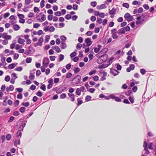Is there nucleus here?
<instances>
[{
  "instance_id": "nucleus-42",
  "label": "nucleus",
  "mask_w": 156,
  "mask_h": 156,
  "mask_svg": "<svg viewBox=\"0 0 156 156\" xmlns=\"http://www.w3.org/2000/svg\"><path fill=\"white\" fill-rule=\"evenodd\" d=\"M82 46V44H81L80 43H78V44H77L76 45V48L78 50H80L81 49Z\"/></svg>"
},
{
  "instance_id": "nucleus-59",
  "label": "nucleus",
  "mask_w": 156,
  "mask_h": 156,
  "mask_svg": "<svg viewBox=\"0 0 156 156\" xmlns=\"http://www.w3.org/2000/svg\"><path fill=\"white\" fill-rule=\"evenodd\" d=\"M78 41L79 42L81 43L83 42V39L82 37H78Z\"/></svg>"
},
{
  "instance_id": "nucleus-58",
  "label": "nucleus",
  "mask_w": 156,
  "mask_h": 156,
  "mask_svg": "<svg viewBox=\"0 0 156 156\" xmlns=\"http://www.w3.org/2000/svg\"><path fill=\"white\" fill-rule=\"evenodd\" d=\"M40 26V25L38 23H35L34 24L33 27L34 28H37Z\"/></svg>"
},
{
  "instance_id": "nucleus-16",
  "label": "nucleus",
  "mask_w": 156,
  "mask_h": 156,
  "mask_svg": "<svg viewBox=\"0 0 156 156\" xmlns=\"http://www.w3.org/2000/svg\"><path fill=\"white\" fill-rule=\"evenodd\" d=\"M114 60V57H111L109 58L107 62L108 63V66L112 64V63L113 62Z\"/></svg>"
},
{
  "instance_id": "nucleus-23",
  "label": "nucleus",
  "mask_w": 156,
  "mask_h": 156,
  "mask_svg": "<svg viewBox=\"0 0 156 156\" xmlns=\"http://www.w3.org/2000/svg\"><path fill=\"white\" fill-rule=\"evenodd\" d=\"M66 47V45L65 43V42H61V47L62 48L64 49Z\"/></svg>"
},
{
  "instance_id": "nucleus-54",
  "label": "nucleus",
  "mask_w": 156,
  "mask_h": 156,
  "mask_svg": "<svg viewBox=\"0 0 156 156\" xmlns=\"http://www.w3.org/2000/svg\"><path fill=\"white\" fill-rule=\"evenodd\" d=\"M36 95L37 96H38L39 97H41L42 95V93H41V92L40 90L38 91Z\"/></svg>"
},
{
  "instance_id": "nucleus-47",
  "label": "nucleus",
  "mask_w": 156,
  "mask_h": 156,
  "mask_svg": "<svg viewBox=\"0 0 156 156\" xmlns=\"http://www.w3.org/2000/svg\"><path fill=\"white\" fill-rule=\"evenodd\" d=\"M91 97L90 96L87 95L85 98V100L87 101H90L91 99Z\"/></svg>"
},
{
  "instance_id": "nucleus-9",
  "label": "nucleus",
  "mask_w": 156,
  "mask_h": 156,
  "mask_svg": "<svg viewBox=\"0 0 156 156\" xmlns=\"http://www.w3.org/2000/svg\"><path fill=\"white\" fill-rule=\"evenodd\" d=\"M110 72L114 76L117 75L119 73L116 70L112 68L110 69Z\"/></svg>"
},
{
  "instance_id": "nucleus-27",
  "label": "nucleus",
  "mask_w": 156,
  "mask_h": 156,
  "mask_svg": "<svg viewBox=\"0 0 156 156\" xmlns=\"http://www.w3.org/2000/svg\"><path fill=\"white\" fill-rule=\"evenodd\" d=\"M20 28V27L17 24L14 25V29L16 31H17L19 30Z\"/></svg>"
},
{
  "instance_id": "nucleus-34",
  "label": "nucleus",
  "mask_w": 156,
  "mask_h": 156,
  "mask_svg": "<svg viewBox=\"0 0 156 156\" xmlns=\"http://www.w3.org/2000/svg\"><path fill=\"white\" fill-rule=\"evenodd\" d=\"M55 30V28L54 27L51 26L50 27L49 30V31L51 32L54 31Z\"/></svg>"
},
{
  "instance_id": "nucleus-18",
  "label": "nucleus",
  "mask_w": 156,
  "mask_h": 156,
  "mask_svg": "<svg viewBox=\"0 0 156 156\" xmlns=\"http://www.w3.org/2000/svg\"><path fill=\"white\" fill-rule=\"evenodd\" d=\"M108 64H103L101 65H100L98 67L99 69H102V68H105L108 66Z\"/></svg>"
},
{
  "instance_id": "nucleus-11",
  "label": "nucleus",
  "mask_w": 156,
  "mask_h": 156,
  "mask_svg": "<svg viewBox=\"0 0 156 156\" xmlns=\"http://www.w3.org/2000/svg\"><path fill=\"white\" fill-rule=\"evenodd\" d=\"M107 6L105 4H102L100 5H98L97 8L98 9H105Z\"/></svg>"
},
{
  "instance_id": "nucleus-17",
  "label": "nucleus",
  "mask_w": 156,
  "mask_h": 156,
  "mask_svg": "<svg viewBox=\"0 0 156 156\" xmlns=\"http://www.w3.org/2000/svg\"><path fill=\"white\" fill-rule=\"evenodd\" d=\"M17 64V63L16 64L15 63H12L10 64H9L8 66V68L9 69H12L14 68L16 66V65Z\"/></svg>"
},
{
  "instance_id": "nucleus-32",
  "label": "nucleus",
  "mask_w": 156,
  "mask_h": 156,
  "mask_svg": "<svg viewBox=\"0 0 156 156\" xmlns=\"http://www.w3.org/2000/svg\"><path fill=\"white\" fill-rule=\"evenodd\" d=\"M78 101L77 105H80L83 103V101H82L80 98H78L77 99Z\"/></svg>"
},
{
  "instance_id": "nucleus-19",
  "label": "nucleus",
  "mask_w": 156,
  "mask_h": 156,
  "mask_svg": "<svg viewBox=\"0 0 156 156\" xmlns=\"http://www.w3.org/2000/svg\"><path fill=\"white\" fill-rule=\"evenodd\" d=\"M116 11V9L115 8H113L111 10H109V14L110 15H114Z\"/></svg>"
},
{
  "instance_id": "nucleus-37",
  "label": "nucleus",
  "mask_w": 156,
  "mask_h": 156,
  "mask_svg": "<svg viewBox=\"0 0 156 156\" xmlns=\"http://www.w3.org/2000/svg\"><path fill=\"white\" fill-rule=\"evenodd\" d=\"M6 140L9 141L10 140L11 137V135L10 134H8L6 136Z\"/></svg>"
},
{
  "instance_id": "nucleus-63",
  "label": "nucleus",
  "mask_w": 156,
  "mask_h": 156,
  "mask_svg": "<svg viewBox=\"0 0 156 156\" xmlns=\"http://www.w3.org/2000/svg\"><path fill=\"white\" fill-rule=\"evenodd\" d=\"M71 17V15L70 14H67L65 16V18L67 20L70 19Z\"/></svg>"
},
{
  "instance_id": "nucleus-2",
  "label": "nucleus",
  "mask_w": 156,
  "mask_h": 156,
  "mask_svg": "<svg viewBox=\"0 0 156 156\" xmlns=\"http://www.w3.org/2000/svg\"><path fill=\"white\" fill-rule=\"evenodd\" d=\"M36 18L37 20H39L40 22H43L45 20L46 16L45 15L40 13L37 16Z\"/></svg>"
},
{
  "instance_id": "nucleus-26",
  "label": "nucleus",
  "mask_w": 156,
  "mask_h": 156,
  "mask_svg": "<svg viewBox=\"0 0 156 156\" xmlns=\"http://www.w3.org/2000/svg\"><path fill=\"white\" fill-rule=\"evenodd\" d=\"M20 140L19 139L18 140H15L14 142V145L15 146H17L18 145L20 144Z\"/></svg>"
},
{
  "instance_id": "nucleus-64",
  "label": "nucleus",
  "mask_w": 156,
  "mask_h": 156,
  "mask_svg": "<svg viewBox=\"0 0 156 156\" xmlns=\"http://www.w3.org/2000/svg\"><path fill=\"white\" fill-rule=\"evenodd\" d=\"M99 16L101 18H104L105 17V14L103 12L100 13Z\"/></svg>"
},
{
  "instance_id": "nucleus-43",
  "label": "nucleus",
  "mask_w": 156,
  "mask_h": 156,
  "mask_svg": "<svg viewBox=\"0 0 156 156\" xmlns=\"http://www.w3.org/2000/svg\"><path fill=\"white\" fill-rule=\"evenodd\" d=\"M88 91L91 93H93L95 90V89L94 88H90L88 89Z\"/></svg>"
},
{
  "instance_id": "nucleus-21",
  "label": "nucleus",
  "mask_w": 156,
  "mask_h": 156,
  "mask_svg": "<svg viewBox=\"0 0 156 156\" xmlns=\"http://www.w3.org/2000/svg\"><path fill=\"white\" fill-rule=\"evenodd\" d=\"M68 94L69 96L72 99L71 101L73 102L75 100L74 94H73L70 93H69Z\"/></svg>"
},
{
  "instance_id": "nucleus-49",
  "label": "nucleus",
  "mask_w": 156,
  "mask_h": 156,
  "mask_svg": "<svg viewBox=\"0 0 156 156\" xmlns=\"http://www.w3.org/2000/svg\"><path fill=\"white\" fill-rule=\"evenodd\" d=\"M76 53L75 51H74L70 54V56L71 57H73L76 55Z\"/></svg>"
},
{
  "instance_id": "nucleus-13",
  "label": "nucleus",
  "mask_w": 156,
  "mask_h": 156,
  "mask_svg": "<svg viewBox=\"0 0 156 156\" xmlns=\"http://www.w3.org/2000/svg\"><path fill=\"white\" fill-rule=\"evenodd\" d=\"M105 49H102L98 53V56L99 55V56L101 58H102L103 56H107V55H104L105 53L103 52V51Z\"/></svg>"
},
{
  "instance_id": "nucleus-35",
  "label": "nucleus",
  "mask_w": 156,
  "mask_h": 156,
  "mask_svg": "<svg viewBox=\"0 0 156 156\" xmlns=\"http://www.w3.org/2000/svg\"><path fill=\"white\" fill-rule=\"evenodd\" d=\"M80 71V69L78 67H76L75 68L74 71L75 73H76L79 72Z\"/></svg>"
},
{
  "instance_id": "nucleus-62",
  "label": "nucleus",
  "mask_w": 156,
  "mask_h": 156,
  "mask_svg": "<svg viewBox=\"0 0 156 156\" xmlns=\"http://www.w3.org/2000/svg\"><path fill=\"white\" fill-rule=\"evenodd\" d=\"M41 89L45 91L46 90V86L44 84L42 85L40 87Z\"/></svg>"
},
{
  "instance_id": "nucleus-4",
  "label": "nucleus",
  "mask_w": 156,
  "mask_h": 156,
  "mask_svg": "<svg viewBox=\"0 0 156 156\" xmlns=\"http://www.w3.org/2000/svg\"><path fill=\"white\" fill-rule=\"evenodd\" d=\"M111 34H112V37L114 39L118 38V36L117 34V30L116 29H113L111 31Z\"/></svg>"
},
{
  "instance_id": "nucleus-25",
  "label": "nucleus",
  "mask_w": 156,
  "mask_h": 156,
  "mask_svg": "<svg viewBox=\"0 0 156 156\" xmlns=\"http://www.w3.org/2000/svg\"><path fill=\"white\" fill-rule=\"evenodd\" d=\"M43 42V38L42 37H41L38 40V42L41 44L42 45V43Z\"/></svg>"
},
{
  "instance_id": "nucleus-20",
  "label": "nucleus",
  "mask_w": 156,
  "mask_h": 156,
  "mask_svg": "<svg viewBox=\"0 0 156 156\" xmlns=\"http://www.w3.org/2000/svg\"><path fill=\"white\" fill-rule=\"evenodd\" d=\"M54 49L57 51V52L59 53L60 52L61 50L60 48L58 46H55L52 47Z\"/></svg>"
},
{
  "instance_id": "nucleus-31",
  "label": "nucleus",
  "mask_w": 156,
  "mask_h": 156,
  "mask_svg": "<svg viewBox=\"0 0 156 156\" xmlns=\"http://www.w3.org/2000/svg\"><path fill=\"white\" fill-rule=\"evenodd\" d=\"M31 2V0H25V5H30V4Z\"/></svg>"
},
{
  "instance_id": "nucleus-46",
  "label": "nucleus",
  "mask_w": 156,
  "mask_h": 156,
  "mask_svg": "<svg viewBox=\"0 0 156 156\" xmlns=\"http://www.w3.org/2000/svg\"><path fill=\"white\" fill-rule=\"evenodd\" d=\"M45 1L44 0H42L40 3L41 7V8H43L44 6V3Z\"/></svg>"
},
{
  "instance_id": "nucleus-14",
  "label": "nucleus",
  "mask_w": 156,
  "mask_h": 156,
  "mask_svg": "<svg viewBox=\"0 0 156 156\" xmlns=\"http://www.w3.org/2000/svg\"><path fill=\"white\" fill-rule=\"evenodd\" d=\"M97 47V48L96 47L94 49V51L96 53L99 52L102 46L100 44H98V45Z\"/></svg>"
},
{
  "instance_id": "nucleus-33",
  "label": "nucleus",
  "mask_w": 156,
  "mask_h": 156,
  "mask_svg": "<svg viewBox=\"0 0 156 156\" xmlns=\"http://www.w3.org/2000/svg\"><path fill=\"white\" fill-rule=\"evenodd\" d=\"M23 69V68L21 66L18 67L16 68L15 70L17 71H21Z\"/></svg>"
},
{
  "instance_id": "nucleus-38",
  "label": "nucleus",
  "mask_w": 156,
  "mask_h": 156,
  "mask_svg": "<svg viewBox=\"0 0 156 156\" xmlns=\"http://www.w3.org/2000/svg\"><path fill=\"white\" fill-rule=\"evenodd\" d=\"M32 61V58H27L26 60V62L27 63H30Z\"/></svg>"
},
{
  "instance_id": "nucleus-36",
  "label": "nucleus",
  "mask_w": 156,
  "mask_h": 156,
  "mask_svg": "<svg viewBox=\"0 0 156 156\" xmlns=\"http://www.w3.org/2000/svg\"><path fill=\"white\" fill-rule=\"evenodd\" d=\"M96 72V70H93L91 71H90L89 73V74L90 76H91L92 75L95 74Z\"/></svg>"
},
{
  "instance_id": "nucleus-60",
  "label": "nucleus",
  "mask_w": 156,
  "mask_h": 156,
  "mask_svg": "<svg viewBox=\"0 0 156 156\" xmlns=\"http://www.w3.org/2000/svg\"><path fill=\"white\" fill-rule=\"evenodd\" d=\"M72 75V74L71 73H67L66 77V78H70Z\"/></svg>"
},
{
  "instance_id": "nucleus-40",
  "label": "nucleus",
  "mask_w": 156,
  "mask_h": 156,
  "mask_svg": "<svg viewBox=\"0 0 156 156\" xmlns=\"http://www.w3.org/2000/svg\"><path fill=\"white\" fill-rule=\"evenodd\" d=\"M129 99L131 103L133 104L134 102V98L132 97H129Z\"/></svg>"
},
{
  "instance_id": "nucleus-24",
  "label": "nucleus",
  "mask_w": 156,
  "mask_h": 156,
  "mask_svg": "<svg viewBox=\"0 0 156 156\" xmlns=\"http://www.w3.org/2000/svg\"><path fill=\"white\" fill-rule=\"evenodd\" d=\"M60 39L62 41L61 42H65L66 39V38L64 36H62L60 37Z\"/></svg>"
},
{
  "instance_id": "nucleus-30",
  "label": "nucleus",
  "mask_w": 156,
  "mask_h": 156,
  "mask_svg": "<svg viewBox=\"0 0 156 156\" xmlns=\"http://www.w3.org/2000/svg\"><path fill=\"white\" fill-rule=\"evenodd\" d=\"M11 76L12 78L16 80L17 78L16 75L15 73H12Z\"/></svg>"
},
{
  "instance_id": "nucleus-41",
  "label": "nucleus",
  "mask_w": 156,
  "mask_h": 156,
  "mask_svg": "<svg viewBox=\"0 0 156 156\" xmlns=\"http://www.w3.org/2000/svg\"><path fill=\"white\" fill-rule=\"evenodd\" d=\"M140 71L141 74L142 75H144L146 73V70L144 69H140Z\"/></svg>"
},
{
  "instance_id": "nucleus-56",
  "label": "nucleus",
  "mask_w": 156,
  "mask_h": 156,
  "mask_svg": "<svg viewBox=\"0 0 156 156\" xmlns=\"http://www.w3.org/2000/svg\"><path fill=\"white\" fill-rule=\"evenodd\" d=\"M34 13L33 12H30L28 15V17H32L33 16H34Z\"/></svg>"
},
{
  "instance_id": "nucleus-7",
  "label": "nucleus",
  "mask_w": 156,
  "mask_h": 156,
  "mask_svg": "<svg viewBox=\"0 0 156 156\" xmlns=\"http://www.w3.org/2000/svg\"><path fill=\"white\" fill-rule=\"evenodd\" d=\"M3 38L7 41L11 40L12 37L10 35H7L6 33H3Z\"/></svg>"
},
{
  "instance_id": "nucleus-12",
  "label": "nucleus",
  "mask_w": 156,
  "mask_h": 156,
  "mask_svg": "<svg viewBox=\"0 0 156 156\" xmlns=\"http://www.w3.org/2000/svg\"><path fill=\"white\" fill-rule=\"evenodd\" d=\"M14 89V87L13 85H10L9 87H7L6 88V91L8 92L10 91H12Z\"/></svg>"
},
{
  "instance_id": "nucleus-52",
  "label": "nucleus",
  "mask_w": 156,
  "mask_h": 156,
  "mask_svg": "<svg viewBox=\"0 0 156 156\" xmlns=\"http://www.w3.org/2000/svg\"><path fill=\"white\" fill-rule=\"evenodd\" d=\"M50 27L48 26H45L44 28V30L45 32L49 31Z\"/></svg>"
},
{
  "instance_id": "nucleus-44",
  "label": "nucleus",
  "mask_w": 156,
  "mask_h": 156,
  "mask_svg": "<svg viewBox=\"0 0 156 156\" xmlns=\"http://www.w3.org/2000/svg\"><path fill=\"white\" fill-rule=\"evenodd\" d=\"M66 94L65 93L61 94L60 96V98L61 99H64L66 97Z\"/></svg>"
},
{
  "instance_id": "nucleus-3",
  "label": "nucleus",
  "mask_w": 156,
  "mask_h": 156,
  "mask_svg": "<svg viewBox=\"0 0 156 156\" xmlns=\"http://www.w3.org/2000/svg\"><path fill=\"white\" fill-rule=\"evenodd\" d=\"M147 143L146 141H144L143 144V147H144V149L143 151L144 153L141 156H146V155L149 154V151L148 150L147 147Z\"/></svg>"
},
{
  "instance_id": "nucleus-51",
  "label": "nucleus",
  "mask_w": 156,
  "mask_h": 156,
  "mask_svg": "<svg viewBox=\"0 0 156 156\" xmlns=\"http://www.w3.org/2000/svg\"><path fill=\"white\" fill-rule=\"evenodd\" d=\"M10 77L9 76H7L5 77V80L6 82H8L10 80Z\"/></svg>"
},
{
  "instance_id": "nucleus-50",
  "label": "nucleus",
  "mask_w": 156,
  "mask_h": 156,
  "mask_svg": "<svg viewBox=\"0 0 156 156\" xmlns=\"http://www.w3.org/2000/svg\"><path fill=\"white\" fill-rule=\"evenodd\" d=\"M81 91L79 89V88H77L76 90V93L78 95H80L81 94Z\"/></svg>"
},
{
  "instance_id": "nucleus-29",
  "label": "nucleus",
  "mask_w": 156,
  "mask_h": 156,
  "mask_svg": "<svg viewBox=\"0 0 156 156\" xmlns=\"http://www.w3.org/2000/svg\"><path fill=\"white\" fill-rule=\"evenodd\" d=\"M64 58V56L62 54H60L59 55V60L60 62L62 61Z\"/></svg>"
},
{
  "instance_id": "nucleus-57",
  "label": "nucleus",
  "mask_w": 156,
  "mask_h": 156,
  "mask_svg": "<svg viewBox=\"0 0 156 156\" xmlns=\"http://www.w3.org/2000/svg\"><path fill=\"white\" fill-rule=\"evenodd\" d=\"M17 16L20 19H21L24 17V15L22 14H18Z\"/></svg>"
},
{
  "instance_id": "nucleus-48",
  "label": "nucleus",
  "mask_w": 156,
  "mask_h": 156,
  "mask_svg": "<svg viewBox=\"0 0 156 156\" xmlns=\"http://www.w3.org/2000/svg\"><path fill=\"white\" fill-rule=\"evenodd\" d=\"M54 14L56 16H60L61 15V13L60 11H58L55 12Z\"/></svg>"
},
{
  "instance_id": "nucleus-39",
  "label": "nucleus",
  "mask_w": 156,
  "mask_h": 156,
  "mask_svg": "<svg viewBox=\"0 0 156 156\" xmlns=\"http://www.w3.org/2000/svg\"><path fill=\"white\" fill-rule=\"evenodd\" d=\"M33 5L32 4H31L30 5H25L24 7H25L26 8L29 9L32 8V7L33 6Z\"/></svg>"
},
{
  "instance_id": "nucleus-53",
  "label": "nucleus",
  "mask_w": 156,
  "mask_h": 156,
  "mask_svg": "<svg viewBox=\"0 0 156 156\" xmlns=\"http://www.w3.org/2000/svg\"><path fill=\"white\" fill-rule=\"evenodd\" d=\"M25 109L26 108L25 107H22L20 108V111L21 112L23 113L25 111Z\"/></svg>"
},
{
  "instance_id": "nucleus-6",
  "label": "nucleus",
  "mask_w": 156,
  "mask_h": 156,
  "mask_svg": "<svg viewBox=\"0 0 156 156\" xmlns=\"http://www.w3.org/2000/svg\"><path fill=\"white\" fill-rule=\"evenodd\" d=\"M49 62V59L47 58H45L43 61V65L45 67H47V65Z\"/></svg>"
},
{
  "instance_id": "nucleus-10",
  "label": "nucleus",
  "mask_w": 156,
  "mask_h": 156,
  "mask_svg": "<svg viewBox=\"0 0 156 156\" xmlns=\"http://www.w3.org/2000/svg\"><path fill=\"white\" fill-rule=\"evenodd\" d=\"M125 33V27H122L119 30L117 31V33L119 35L124 34Z\"/></svg>"
},
{
  "instance_id": "nucleus-1",
  "label": "nucleus",
  "mask_w": 156,
  "mask_h": 156,
  "mask_svg": "<svg viewBox=\"0 0 156 156\" xmlns=\"http://www.w3.org/2000/svg\"><path fill=\"white\" fill-rule=\"evenodd\" d=\"M145 22V20L143 17L141 18V16H139L136 18V24L137 27L139 26Z\"/></svg>"
},
{
  "instance_id": "nucleus-15",
  "label": "nucleus",
  "mask_w": 156,
  "mask_h": 156,
  "mask_svg": "<svg viewBox=\"0 0 156 156\" xmlns=\"http://www.w3.org/2000/svg\"><path fill=\"white\" fill-rule=\"evenodd\" d=\"M34 73L33 72L32 73L31 72H30V75L29 76V78L31 80H33L34 79Z\"/></svg>"
},
{
  "instance_id": "nucleus-8",
  "label": "nucleus",
  "mask_w": 156,
  "mask_h": 156,
  "mask_svg": "<svg viewBox=\"0 0 156 156\" xmlns=\"http://www.w3.org/2000/svg\"><path fill=\"white\" fill-rule=\"evenodd\" d=\"M85 42L87 44V46H89L91 45L92 43L90 38H87L85 40Z\"/></svg>"
},
{
  "instance_id": "nucleus-5",
  "label": "nucleus",
  "mask_w": 156,
  "mask_h": 156,
  "mask_svg": "<svg viewBox=\"0 0 156 156\" xmlns=\"http://www.w3.org/2000/svg\"><path fill=\"white\" fill-rule=\"evenodd\" d=\"M124 18L128 21H130L133 19V16H131L128 13H126L124 15Z\"/></svg>"
},
{
  "instance_id": "nucleus-61",
  "label": "nucleus",
  "mask_w": 156,
  "mask_h": 156,
  "mask_svg": "<svg viewBox=\"0 0 156 156\" xmlns=\"http://www.w3.org/2000/svg\"><path fill=\"white\" fill-rule=\"evenodd\" d=\"M56 57L55 56H51L50 57V59L51 61H54L55 60Z\"/></svg>"
},
{
  "instance_id": "nucleus-22",
  "label": "nucleus",
  "mask_w": 156,
  "mask_h": 156,
  "mask_svg": "<svg viewBox=\"0 0 156 156\" xmlns=\"http://www.w3.org/2000/svg\"><path fill=\"white\" fill-rule=\"evenodd\" d=\"M17 42L19 44H23L25 42V40L23 39L19 38L17 40Z\"/></svg>"
},
{
  "instance_id": "nucleus-28",
  "label": "nucleus",
  "mask_w": 156,
  "mask_h": 156,
  "mask_svg": "<svg viewBox=\"0 0 156 156\" xmlns=\"http://www.w3.org/2000/svg\"><path fill=\"white\" fill-rule=\"evenodd\" d=\"M16 43V41H13L12 43L10 45V48L11 49H13L14 48Z\"/></svg>"
},
{
  "instance_id": "nucleus-55",
  "label": "nucleus",
  "mask_w": 156,
  "mask_h": 156,
  "mask_svg": "<svg viewBox=\"0 0 156 156\" xmlns=\"http://www.w3.org/2000/svg\"><path fill=\"white\" fill-rule=\"evenodd\" d=\"M29 103L28 102H26L25 103H22V105L26 107H28L29 105Z\"/></svg>"
},
{
  "instance_id": "nucleus-45",
  "label": "nucleus",
  "mask_w": 156,
  "mask_h": 156,
  "mask_svg": "<svg viewBox=\"0 0 156 156\" xmlns=\"http://www.w3.org/2000/svg\"><path fill=\"white\" fill-rule=\"evenodd\" d=\"M102 20H103L101 18H99L97 19V22L98 23L101 24L102 23Z\"/></svg>"
}]
</instances>
